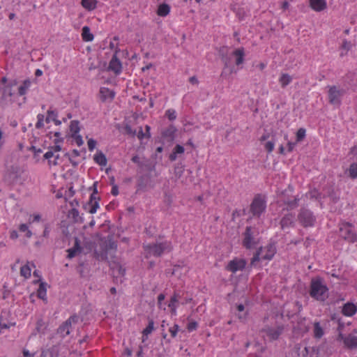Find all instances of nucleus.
I'll return each instance as SVG.
<instances>
[{"label": "nucleus", "mask_w": 357, "mask_h": 357, "mask_svg": "<svg viewBox=\"0 0 357 357\" xmlns=\"http://www.w3.org/2000/svg\"><path fill=\"white\" fill-rule=\"evenodd\" d=\"M309 294L311 298L324 302L328 298V288L320 277L314 278L310 281Z\"/></svg>", "instance_id": "f257e3e1"}, {"label": "nucleus", "mask_w": 357, "mask_h": 357, "mask_svg": "<svg viewBox=\"0 0 357 357\" xmlns=\"http://www.w3.org/2000/svg\"><path fill=\"white\" fill-rule=\"evenodd\" d=\"M146 252V257L151 256L160 257L165 252H169L172 250V245L170 241H165L162 242L148 244L144 245Z\"/></svg>", "instance_id": "f03ea898"}, {"label": "nucleus", "mask_w": 357, "mask_h": 357, "mask_svg": "<svg viewBox=\"0 0 357 357\" xmlns=\"http://www.w3.org/2000/svg\"><path fill=\"white\" fill-rule=\"evenodd\" d=\"M276 253V247L273 243H269L264 247H261L254 255L251 260V266H255L260 260L270 261Z\"/></svg>", "instance_id": "7ed1b4c3"}, {"label": "nucleus", "mask_w": 357, "mask_h": 357, "mask_svg": "<svg viewBox=\"0 0 357 357\" xmlns=\"http://www.w3.org/2000/svg\"><path fill=\"white\" fill-rule=\"evenodd\" d=\"M231 57L235 58V63L237 66H240L244 62L245 57V50L243 47L237 48L234 50L231 54L229 56L227 54H222V60L225 64V68L230 66L231 63Z\"/></svg>", "instance_id": "20e7f679"}, {"label": "nucleus", "mask_w": 357, "mask_h": 357, "mask_svg": "<svg viewBox=\"0 0 357 357\" xmlns=\"http://www.w3.org/2000/svg\"><path fill=\"white\" fill-rule=\"evenodd\" d=\"M266 208V202L264 198L260 195H257L253 199L250 211L253 216L259 218L264 213Z\"/></svg>", "instance_id": "39448f33"}, {"label": "nucleus", "mask_w": 357, "mask_h": 357, "mask_svg": "<svg viewBox=\"0 0 357 357\" xmlns=\"http://www.w3.org/2000/svg\"><path fill=\"white\" fill-rule=\"evenodd\" d=\"M328 101L331 105L340 106L342 98L345 93L344 89H339L336 86H328Z\"/></svg>", "instance_id": "423d86ee"}, {"label": "nucleus", "mask_w": 357, "mask_h": 357, "mask_svg": "<svg viewBox=\"0 0 357 357\" xmlns=\"http://www.w3.org/2000/svg\"><path fill=\"white\" fill-rule=\"evenodd\" d=\"M298 220L302 226L308 227L314 226L316 218L311 211L301 208L298 215Z\"/></svg>", "instance_id": "0eeeda50"}, {"label": "nucleus", "mask_w": 357, "mask_h": 357, "mask_svg": "<svg viewBox=\"0 0 357 357\" xmlns=\"http://www.w3.org/2000/svg\"><path fill=\"white\" fill-rule=\"evenodd\" d=\"M353 225L349 222L342 223L340 228V235L346 241L354 243L357 242V234L353 230Z\"/></svg>", "instance_id": "6e6552de"}, {"label": "nucleus", "mask_w": 357, "mask_h": 357, "mask_svg": "<svg viewBox=\"0 0 357 357\" xmlns=\"http://www.w3.org/2000/svg\"><path fill=\"white\" fill-rule=\"evenodd\" d=\"M93 192L91 195L89 202L84 206V210L91 214L96 213L98 208H99L98 202L100 199V198L96 195L98 193L97 182L93 183Z\"/></svg>", "instance_id": "1a4fd4ad"}, {"label": "nucleus", "mask_w": 357, "mask_h": 357, "mask_svg": "<svg viewBox=\"0 0 357 357\" xmlns=\"http://www.w3.org/2000/svg\"><path fill=\"white\" fill-rule=\"evenodd\" d=\"M79 317L76 314L70 316L65 322H63L57 329V333L64 337L70 333L73 323L77 322Z\"/></svg>", "instance_id": "9d476101"}, {"label": "nucleus", "mask_w": 357, "mask_h": 357, "mask_svg": "<svg viewBox=\"0 0 357 357\" xmlns=\"http://www.w3.org/2000/svg\"><path fill=\"white\" fill-rule=\"evenodd\" d=\"M246 265L245 260L243 259L235 258L230 261L226 266V269L232 273H236L238 271H242L245 268Z\"/></svg>", "instance_id": "9b49d317"}, {"label": "nucleus", "mask_w": 357, "mask_h": 357, "mask_svg": "<svg viewBox=\"0 0 357 357\" xmlns=\"http://www.w3.org/2000/svg\"><path fill=\"white\" fill-rule=\"evenodd\" d=\"M243 245L247 249L252 248L257 243L252 231L251 227H247L243 234Z\"/></svg>", "instance_id": "f8f14e48"}, {"label": "nucleus", "mask_w": 357, "mask_h": 357, "mask_svg": "<svg viewBox=\"0 0 357 357\" xmlns=\"http://www.w3.org/2000/svg\"><path fill=\"white\" fill-rule=\"evenodd\" d=\"M263 331L266 333V336L270 339V340H275L278 339L280 335L282 334L283 331V327H266L264 328Z\"/></svg>", "instance_id": "ddd939ff"}, {"label": "nucleus", "mask_w": 357, "mask_h": 357, "mask_svg": "<svg viewBox=\"0 0 357 357\" xmlns=\"http://www.w3.org/2000/svg\"><path fill=\"white\" fill-rule=\"evenodd\" d=\"M117 52L113 55L112 59L109 61V70L114 72L116 75H119L122 71V63L120 60L117 58Z\"/></svg>", "instance_id": "4468645a"}, {"label": "nucleus", "mask_w": 357, "mask_h": 357, "mask_svg": "<svg viewBox=\"0 0 357 357\" xmlns=\"http://www.w3.org/2000/svg\"><path fill=\"white\" fill-rule=\"evenodd\" d=\"M99 97L102 102H112L115 97V92L107 87H100Z\"/></svg>", "instance_id": "2eb2a0df"}, {"label": "nucleus", "mask_w": 357, "mask_h": 357, "mask_svg": "<svg viewBox=\"0 0 357 357\" xmlns=\"http://www.w3.org/2000/svg\"><path fill=\"white\" fill-rule=\"evenodd\" d=\"M357 312V306L350 302L346 303L342 308V313L346 317H352Z\"/></svg>", "instance_id": "dca6fc26"}, {"label": "nucleus", "mask_w": 357, "mask_h": 357, "mask_svg": "<svg viewBox=\"0 0 357 357\" xmlns=\"http://www.w3.org/2000/svg\"><path fill=\"white\" fill-rule=\"evenodd\" d=\"M309 3L310 8L316 12L323 11L327 7L326 0H309Z\"/></svg>", "instance_id": "f3484780"}, {"label": "nucleus", "mask_w": 357, "mask_h": 357, "mask_svg": "<svg viewBox=\"0 0 357 357\" xmlns=\"http://www.w3.org/2000/svg\"><path fill=\"white\" fill-rule=\"evenodd\" d=\"M340 337L343 339L344 345L349 349H356L357 348V337L349 334L347 337H343L342 334L340 335Z\"/></svg>", "instance_id": "a211bd4d"}, {"label": "nucleus", "mask_w": 357, "mask_h": 357, "mask_svg": "<svg viewBox=\"0 0 357 357\" xmlns=\"http://www.w3.org/2000/svg\"><path fill=\"white\" fill-rule=\"evenodd\" d=\"M294 222V215L292 213L285 215L280 221L282 229L291 226Z\"/></svg>", "instance_id": "6ab92c4d"}, {"label": "nucleus", "mask_w": 357, "mask_h": 357, "mask_svg": "<svg viewBox=\"0 0 357 357\" xmlns=\"http://www.w3.org/2000/svg\"><path fill=\"white\" fill-rule=\"evenodd\" d=\"M313 335L316 339H320L324 335V328L319 321H315L313 324Z\"/></svg>", "instance_id": "aec40b11"}, {"label": "nucleus", "mask_w": 357, "mask_h": 357, "mask_svg": "<svg viewBox=\"0 0 357 357\" xmlns=\"http://www.w3.org/2000/svg\"><path fill=\"white\" fill-rule=\"evenodd\" d=\"M110 268L112 270L114 274L117 276H123L126 273V269L123 268L119 263L113 261L109 264Z\"/></svg>", "instance_id": "412c9836"}, {"label": "nucleus", "mask_w": 357, "mask_h": 357, "mask_svg": "<svg viewBox=\"0 0 357 357\" xmlns=\"http://www.w3.org/2000/svg\"><path fill=\"white\" fill-rule=\"evenodd\" d=\"M97 0H81L82 6L88 11H92L97 8Z\"/></svg>", "instance_id": "4be33fe9"}, {"label": "nucleus", "mask_w": 357, "mask_h": 357, "mask_svg": "<svg viewBox=\"0 0 357 357\" xmlns=\"http://www.w3.org/2000/svg\"><path fill=\"white\" fill-rule=\"evenodd\" d=\"M176 132V128L174 126L170 125L167 128H166L162 132V135L165 138H167L169 140H173L174 138L175 133Z\"/></svg>", "instance_id": "5701e85b"}, {"label": "nucleus", "mask_w": 357, "mask_h": 357, "mask_svg": "<svg viewBox=\"0 0 357 357\" xmlns=\"http://www.w3.org/2000/svg\"><path fill=\"white\" fill-rule=\"evenodd\" d=\"M93 160L97 164L101 166H105L107 162L106 156L100 151H97V153L94 155Z\"/></svg>", "instance_id": "b1692460"}, {"label": "nucleus", "mask_w": 357, "mask_h": 357, "mask_svg": "<svg viewBox=\"0 0 357 357\" xmlns=\"http://www.w3.org/2000/svg\"><path fill=\"white\" fill-rule=\"evenodd\" d=\"M184 151L185 149L183 146L179 144L176 145V146L174 148L172 153L169 155V160L171 161H175L177 158V155L182 154L184 153Z\"/></svg>", "instance_id": "393cba45"}, {"label": "nucleus", "mask_w": 357, "mask_h": 357, "mask_svg": "<svg viewBox=\"0 0 357 357\" xmlns=\"http://www.w3.org/2000/svg\"><path fill=\"white\" fill-rule=\"evenodd\" d=\"M170 6L167 3H162L158 6L157 14L160 17H166L169 14Z\"/></svg>", "instance_id": "a878e982"}, {"label": "nucleus", "mask_w": 357, "mask_h": 357, "mask_svg": "<svg viewBox=\"0 0 357 357\" xmlns=\"http://www.w3.org/2000/svg\"><path fill=\"white\" fill-rule=\"evenodd\" d=\"M82 37L84 41L91 42L93 40V35L91 33L89 26H85L82 28Z\"/></svg>", "instance_id": "bb28decb"}, {"label": "nucleus", "mask_w": 357, "mask_h": 357, "mask_svg": "<svg viewBox=\"0 0 357 357\" xmlns=\"http://www.w3.org/2000/svg\"><path fill=\"white\" fill-rule=\"evenodd\" d=\"M292 81V77L287 73H283L279 78V82L282 88H285Z\"/></svg>", "instance_id": "cd10ccee"}, {"label": "nucleus", "mask_w": 357, "mask_h": 357, "mask_svg": "<svg viewBox=\"0 0 357 357\" xmlns=\"http://www.w3.org/2000/svg\"><path fill=\"white\" fill-rule=\"evenodd\" d=\"M31 86V81L29 79H25L22 84L18 88L19 96H24L26 93L27 91Z\"/></svg>", "instance_id": "c85d7f7f"}, {"label": "nucleus", "mask_w": 357, "mask_h": 357, "mask_svg": "<svg viewBox=\"0 0 357 357\" xmlns=\"http://www.w3.org/2000/svg\"><path fill=\"white\" fill-rule=\"evenodd\" d=\"M47 294L46 283L41 282L37 291L38 298L45 300Z\"/></svg>", "instance_id": "c756f323"}, {"label": "nucleus", "mask_w": 357, "mask_h": 357, "mask_svg": "<svg viewBox=\"0 0 357 357\" xmlns=\"http://www.w3.org/2000/svg\"><path fill=\"white\" fill-rule=\"evenodd\" d=\"M80 250V248L79 246V243H78V240L76 238L75 239V245L73 248H70L68 249L67 251H68V259H72L74 257L76 256V255L77 254V252Z\"/></svg>", "instance_id": "7c9ffc66"}, {"label": "nucleus", "mask_w": 357, "mask_h": 357, "mask_svg": "<svg viewBox=\"0 0 357 357\" xmlns=\"http://www.w3.org/2000/svg\"><path fill=\"white\" fill-rule=\"evenodd\" d=\"M28 262L20 268V275L27 279L31 277V269Z\"/></svg>", "instance_id": "2f4dec72"}, {"label": "nucleus", "mask_w": 357, "mask_h": 357, "mask_svg": "<svg viewBox=\"0 0 357 357\" xmlns=\"http://www.w3.org/2000/svg\"><path fill=\"white\" fill-rule=\"evenodd\" d=\"M70 131L71 132V136L74 135L79 134V132L80 131V128H79V122L78 121L74 120L70 122Z\"/></svg>", "instance_id": "473e14b6"}, {"label": "nucleus", "mask_w": 357, "mask_h": 357, "mask_svg": "<svg viewBox=\"0 0 357 357\" xmlns=\"http://www.w3.org/2000/svg\"><path fill=\"white\" fill-rule=\"evenodd\" d=\"M19 230L21 232L25 233L26 238H31L33 235L32 231L29 229V224H21L19 226Z\"/></svg>", "instance_id": "72a5a7b5"}, {"label": "nucleus", "mask_w": 357, "mask_h": 357, "mask_svg": "<svg viewBox=\"0 0 357 357\" xmlns=\"http://www.w3.org/2000/svg\"><path fill=\"white\" fill-rule=\"evenodd\" d=\"M11 326H14V324L8 323L6 321L2 316H0V333L4 332V330L8 329Z\"/></svg>", "instance_id": "f704fd0d"}, {"label": "nucleus", "mask_w": 357, "mask_h": 357, "mask_svg": "<svg viewBox=\"0 0 357 357\" xmlns=\"http://www.w3.org/2000/svg\"><path fill=\"white\" fill-rule=\"evenodd\" d=\"M299 199L294 197L291 200H287L284 202V204L287 206L288 209H293L298 206Z\"/></svg>", "instance_id": "c9c22d12"}, {"label": "nucleus", "mask_w": 357, "mask_h": 357, "mask_svg": "<svg viewBox=\"0 0 357 357\" xmlns=\"http://www.w3.org/2000/svg\"><path fill=\"white\" fill-rule=\"evenodd\" d=\"M349 176L353 179L357 178V163L354 162L350 165L349 168Z\"/></svg>", "instance_id": "e433bc0d"}, {"label": "nucleus", "mask_w": 357, "mask_h": 357, "mask_svg": "<svg viewBox=\"0 0 357 357\" xmlns=\"http://www.w3.org/2000/svg\"><path fill=\"white\" fill-rule=\"evenodd\" d=\"M154 329V321L151 319L149 321L148 326L143 330L142 334L144 336H148L149 334H151Z\"/></svg>", "instance_id": "4c0bfd02"}, {"label": "nucleus", "mask_w": 357, "mask_h": 357, "mask_svg": "<svg viewBox=\"0 0 357 357\" xmlns=\"http://www.w3.org/2000/svg\"><path fill=\"white\" fill-rule=\"evenodd\" d=\"M79 155H80L79 151H77V149L73 150L70 153H66V155H68L69 160L73 166H76L77 165V162H75L73 160V158H77V157L79 156Z\"/></svg>", "instance_id": "58836bf2"}, {"label": "nucleus", "mask_w": 357, "mask_h": 357, "mask_svg": "<svg viewBox=\"0 0 357 357\" xmlns=\"http://www.w3.org/2000/svg\"><path fill=\"white\" fill-rule=\"evenodd\" d=\"M165 116L171 121H174L177 117V114L175 109H169L165 112Z\"/></svg>", "instance_id": "ea45409f"}, {"label": "nucleus", "mask_w": 357, "mask_h": 357, "mask_svg": "<svg viewBox=\"0 0 357 357\" xmlns=\"http://www.w3.org/2000/svg\"><path fill=\"white\" fill-rule=\"evenodd\" d=\"M57 116H58V113L56 111L49 109L47 111V115L45 121L47 123H49L51 120L52 121L55 120V118H57Z\"/></svg>", "instance_id": "a19ab883"}, {"label": "nucleus", "mask_w": 357, "mask_h": 357, "mask_svg": "<svg viewBox=\"0 0 357 357\" xmlns=\"http://www.w3.org/2000/svg\"><path fill=\"white\" fill-rule=\"evenodd\" d=\"M178 301V295L177 294H174L170 298L169 303L168 304L169 307H178L177 303Z\"/></svg>", "instance_id": "79ce46f5"}, {"label": "nucleus", "mask_w": 357, "mask_h": 357, "mask_svg": "<svg viewBox=\"0 0 357 357\" xmlns=\"http://www.w3.org/2000/svg\"><path fill=\"white\" fill-rule=\"evenodd\" d=\"M305 129L299 128L296 132V142H301L305 137Z\"/></svg>", "instance_id": "37998d69"}, {"label": "nucleus", "mask_w": 357, "mask_h": 357, "mask_svg": "<svg viewBox=\"0 0 357 357\" xmlns=\"http://www.w3.org/2000/svg\"><path fill=\"white\" fill-rule=\"evenodd\" d=\"M44 115L42 114H39L37 115V122L36 123V128H41L44 126V123H43V121H44Z\"/></svg>", "instance_id": "c03bdc74"}, {"label": "nucleus", "mask_w": 357, "mask_h": 357, "mask_svg": "<svg viewBox=\"0 0 357 357\" xmlns=\"http://www.w3.org/2000/svg\"><path fill=\"white\" fill-rule=\"evenodd\" d=\"M74 142L78 146H81L84 144L82 137L79 134L74 135L71 136Z\"/></svg>", "instance_id": "a18cd8bd"}, {"label": "nucleus", "mask_w": 357, "mask_h": 357, "mask_svg": "<svg viewBox=\"0 0 357 357\" xmlns=\"http://www.w3.org/2000/svg\"><path fill=\"white\" fill-rule=\"evenodd\" d=\"M179 331V326L178 324H174L172 327L169 328V332L172 337H175Z\"/></svg>", "instance_id": "49530a36"}, {"label": "nucleus", "mask_w": 357, "mask_h": 357, "mask_svg": "<svg viewBox=\"0 0 357 357\" xmlns=\"http://www.w3.org/2000/svg\"><path fill=\"white\" fill-rule=\"evenodd\" d=\"M198 324L195 321H190L187 325V329L189 332L195 331L197 328Z\"/></svg>", "instance_id": "de8ad7c7"}, {"label": "nucleus", "mask_w": 357, "mask_h": 357, "mask_svg": "<svg viewBox=\"0 0 357 357\" xmlns=\"http://www.w3.org/2000/svg\"><path fill=\"white\" fill-rule=\"evenodd\" d=\"M264 147H265L266 150L268 151V153H271L273 151L274 147H275V142H273V141L267 142L265 144Z\"/></svg>", "instance_id": "09e8293b"}, {"label": "nucleus", "mask_w": 357, "mask_h": 357, "mask_svg": "<svg viewBox=\"0 0 357 357\" xmlns=\"http://www.w3.org/2000/svg\"><path fill=\"white\" fill-rule=\"evenodd\" d=\"M70 215L75 220V222H78L79 221V218H81L79 217V213L78 210L76 209V208H73L70 211Z\"/></svg>", "instance_id": "8fccbe9b"}, {"label": "nucleus", "mask_w": 357, "mask_h": 357, "mask_svg": "<svg viewBox=\"0 0 357 357\" xmlns=\"http://www.w3.org/2000/svg\"><path fill=\"white\" fill-rule=\"evenodd\" d=\"M351 47L352 44L350 41H347V40H343L342 49L344 50L346 52H348L349 50H351Z\"/></svg>", "instance_id": "3c124183"}, {"label": "nucleus", "mask_w": 357, "mask_h": 357, "mask_svg": "<svg viewBox=\"0 0 357 357\" xmlns=\"http://www.w3.org/2000/svg\"><path fill=\"white\" fill-rule=\"evenodd\" d=\"M88 148L90 151H92L94 150L96 146V141L93 139H89L87 142Z\"/></svg>", "instance_id": "603ef678"}, {"label": "nucleus", "mask_w": 357, "mask_h": 357, "mask_svg": "<svg viewBox=\"0 0 357 357\" xmlns=\"http://www.w3.org/2000/svg\"><path fill=\"white\" fill-rule=\"evenodd\" d=\"M49 354L50 357H59V351L56 347L49 349Z\"/></svg>", "instance_id": "864d4df0"}, {"label": "nucleus", "mask_w": 357, "mask_h": 357, "mask_svg": "<svg viewBox=\"0 0 357 357\" xmlns=\"http://www.w3.org/2000/svg\"><path fill=\"white\" fill-rule=\"evenodd\" d=\"M54 154H55V153L50 148V150L45 153L44 158L45 159L48 160V161H49V160H51L50 159L54 156Z\"/></svg>", "instance_id": "5fc2aeb1"}, {"label": "nucleus", "mask_w": 357, "mask_h": 357, "mask_svg": "<svg viewBox=\"0 0 357 357\" xmlns=\"http://www.w3.org/2000/svg\"><path fill=\"white\" fill-rule=\"evenodd\" d=\"M54 158V160H49L50 165H57L59 164V155L55 153Z\"/></svg>", "instance_id": "6e6d98bb"}, {"label": "nucleus", "mask_w": 357, "mask_h": 357, "mask_svg": "<svg viewBox=\"0 0 357 357\" xmlns=\"http://www.w3.org/2000/svg\"><path fill=\"white\" fill-rule=\"evenodd\" d=\"M297 142H287V151L288 152H291L293 151L295 146L296 145Z\"/></svg>", "instance_id": "4d7b16f0"}, {"label": "nucleus", "mask_w": 357, "mask_h": 357, "mask_svg": "<svg viewBox=\"0 0 357 357\" xmlns=\"http://www.w3.org/2000/svg\"><path fill=\"white\" fill-rule=\"evenodd\" d=\"M50 227H49V226L47 225H46L45 227L43 233V236L44 238H48L49 235H50Z\"/></svg>", "instance_id": "13d9d810"}, {"label": "nucleus", "mask_w": 357, "mask_h": 357, "mask_svg": "<svg viewBox=\"0 0 357 357\" xmlns=\"http://www.w3.org/2000/svg\"><path fill=\"white\" fill-rule=\"evenodd\" d=\"M30 151H33L34 155H38L39 153H42V150L40 149H38L34 146H31L29 149Z\"/></svg>", "instance_id": "bf43d9fd"}, {"label": "nucleus", "mask_w": 357, "mask_h": 357, "mask_svg": "<svg viewBox=\"0 0 357 357\" xmlns=\"http://www.w3.org/2000/svg\"><path fill=\"white\" fill-rule=\"evenodd\" d=\"M165 296L163 294H160L158 296V307H160L162 302L165 300Z\"/></svg>", "instance_id": "052dcab7"}, {"label": "nucleus", "mask_w": 357, "mask_h": 357, "mask_svg": "<svg viewBox=\"0 0 357 357\" xmlns=\"http://www.w3.org/2000/svg\"><path fill=\"white\" fill-rule=\"evenodd\" d=\"M111 193L114 195V196H116L119 195V188H118V186L114 185L112 186V190H111Z\"/></svg>", "instance_id": "680f3d73"}, {"label": "nucleus", "mask_w": 357, "mask_h": 357, "mask_svg": "<svg viewBox=\"0 0 357 357\" xmlns=\"http://www.w3.org/2000/svg\"><path fill=\"white\" fill-rule=\"evenodd\" d=\"M18 233L15 230H13L10 231V237L11 239H17L18 238Z\"/></svg>", "instance_id": "e2e57ef3"}, {"label": "nucleus", "mask_w": 357, "mask_h": 357, "mask_svg": "<svg viewBox=\"0 0 357 357\" xmlns=\"http://www.w3.org/2000/svg\"><path fill=\"white\" fill-rule=\"evenodd\" d=\"M40 219H41V217L39 214L34 215L33 220L32 221L29 220V225H31L33 222H39L40 220Z\"/></svg>", "instance_id": "0e129e2a"}, {"label": "nucleus", "mask_w": 357, "mask_h": 357, "mask_svg": "<svg viewBox=\"0 0 357 357\" xmlns=\"http://www.w3.org/2000/svg\"><path fill=\"white\" fill-rule=\"evenodd\" d=\"M132 161L138 165L141 166L140 158L138 155H135L132 158Z\"/></svg>", "instance_id": "69168bd1"}, {"label": "nucleus", "mask_w": 357, "mask_h": 357, "mask_svg": "<svg viewBox=\"0 0 357 357\" xmlns=\"http://www.w3.org/2000/svg\"><path fill=\"white\" fill-rule=\"evenodd\" d=\"M50 148L54 151L55 153L59 152L61 150V146L58 144H56Z\"/></svg>", "instance_id": "338daca9"}, {"label": "nucleus", "mask_w": 357, "mask_h": 357, "mask_svg": "<svg viewBox=\"0 0 357 357\" xmlns=\"http://www.w3.org/2000/svg\"><path fill=\"white\" fill-rule=\"evenodd\" d=\"M23 355L24 357H33V354H31L28 350L24 349L23 350Z\"/></svg>", "instance_id": "774afa93"}]
</instances>
